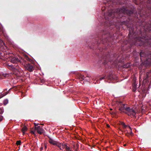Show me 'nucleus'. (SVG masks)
<instances>
[{
    "label": "nucleus",
    "mask_w": 151,
    "mask_h": 151,
    "mask_svg": "<svg viewBox=\"0 0 151 151\" xmlns=\"http://www.w3.org/2000/svg\"><path fill=\"white\" fill-rule=\"evenodd\" d=\"M144 53L143 52H141L140 53V55L141 57H143V55Z\"/></svg>",
    "instance_id": "obj_21"
},
{
    "label": "nucleus",
    "mask_w": 151,
    "mask_h": 151,
    "mask_svg": "<svg viewBox=\"0 0 151 151\" xmlns=\"http://www.w3.org/2000/svg\"><path fill=\"white\" fill-rule=\"evenodd\" d=\"M65 150L66 151H72L71 148L68 146H67V147H66Z\"/></svg>",
    "instance_id": "obj_13"
},
{
    "label": "nucleus",
    "mask_w": 151,
    "mask_h": 151,
    "mask_svg": "<svg viewBox=\"0 0 151 151\" xmlns=\"http://www.w3.org/2000/svg\"><path fill=\"white\" fill-rule=\"evenodd\" d=\"M49 142L50 144H52L53 145H56V146L57 145V144L58 143V142H57L56 141H55L51 139H49Z\"/></svg>",
    "instance_id": "obj_6"
},
{
    "label": "nucleus",
    "mask_w": 151,
    "mask_h": 151,
    "mask_svg": "<svg viewBox=\"0 0 151 151\" xmlns=\"http://www.w3.org/2000/svg\"><path fill=\"white\" fill-rule=\"evenodd\" d=\"M128 128L130 129V132H129V134L131 135L132 133V129L129 126L128 127Z\"/></svg>",
    "instance_id": "obj_20"
},
{
    "label": "nucleus",
    "mask_w": 151,
    "mask_h": 151,
    "mask_svg": "<svg viewBox=\"0 0 151 151\" xmlns=\"http://www.w3.org/2000/svg\"><path fill=\"white\" fill-rule=\"evenodd\" d=\"M7 68L12 70L16 74H18L21 71V69L18 65H13L8 63L7 65Z\"/></svg>",
    "instance_id": "obj_2"
},
{
    "label": "nucleus",
    "mask_w": 151,
    "mask_h": 151,
    "mask_svg": "<svg viewBox=\"0 0 151 151\" xmlns=\"http://www.w3.org/2000/svg\"><path fill=\"white\" fill-rule=\"evenodd\" d=\"M85 77L83 75H81L80 77V79H81L82 80H84V79Z\"/></svg>",
    "instance_id": "obj_18"
},
{
    "label": "nucleus",
    "mask_w": 151,
    "mask_h": 151,
    "mask_svg": "<svg viewBox=\"0 0 151 151\" xmlns=\"http://www.w3.org/2000/svg\"><path fill=\"white\" fill-rule=\"evenodd\" d=\"M121 124L123 127L124 128H127L129 126L126 125L125 123L123 122H121Z\"/></svg>",
    "instance_id": "obj_10"
},
{
    "label": "nucleus",
    "mask_w": 151,
    "mask_h": 151,
    "mask_svg": "<svg viewBox=\"0 0 151 151\" xmlns=\"http://www.w3.org/2000/svg\"><path fill=\"white\" fill-rule=\"evenodd\" d=\"M3 119V116H2L0 115V122Z\"/></svg>",
    "instance_id": "obj_23"
},
{
    "label": "nucleus",
    "mask_w": 151,
    "mask_h": 151,
    "mask_svg": "<svg viewBox=\"0 0 151 151\" xmlns=\"http://www.w3.org/2000/svg\"><path fill=\"white\" fill-rule=\"evenodd\" d=\"M11 62L13 63H17L19 62V59L16 57H14L11 58Z\"/></svg>",
    "instance_id": "obj_5"
},
{
    "label": "nucleus",
    "mask_w": 151,
    "mask_h": 151,
    "mask_svg": "<svg viewBox=\"0 0 151 151\" xmlns=\"http://www.w3.org/2000/svg\"><path fill=\"white\" fill-rule=\"evenodd\" d=\"M8 102V101L7 99H5L4 101V103L5 105Z\"/></svg>",
    "instance_id": "obj_16"
},
{
    "label": "nucleus",
    "mask_w": 151,
    "mask_h": 151,
    "mask_svg": "<svg viewBox=\"0 0 151 151\" xmlns=\"http://www.w3.org/2000/svg\"><path fill=\"white\" fill-rule=\"evenodd\" d=\"M104 77H102V78H100V79L101 80H102V79H104Z\"/></svg>",
    "instance_id": "obj_26"
},
{
    "label": "nucleus",
    "mask_w": 151,
    "mask_h": 151,
    "mask_svg": "<svg viewBox=\"0 0 151 151\" xmlns=\"http://www.w3.org/2000/svg\"><path fill=\"white\" fill-rule=\"evenodd\" d=\"M24 66L25 69L30 71H32L33 70V67L30 64H24Z\"/></svg>",
    "instance_id": "obj_4"
},
{
    "label": "nucleus",
    "mask_w": 151,
    "mask_h": 151,
    "mask_svg": "<svg viewBox=\"0 0 151 151\" xmlns=\"http://www.w3.org/2000/svg\"><path fill=\"white\" fill-rule=\"evenodd\" d=\"M21 141H20V140L18 141H17V142H16V144L17 145H20L21 144Z\"/></svg>",
    "instance_id": "obj_19"
},
{
    "label": "nucleus",
    "mask_w": 151,
    "mask_h": 151,
    "mask_svg": "<svg viewBox=\"0 0 151 151\" xmlns=\"http://www.w3.org/2000/svg\"><path fill=\"white\" fill-rule=\"evenodd\" d=\"M109 14V15H110V16H111V15H112L113 14Z\"/></svg>",
    "instance_id": "obj_27"
},
{
    "label": "nucleus",
    "mask_w": 151,
    "mask_h": 151,
    "mask_svg": "<svg viewBox=\"0 0 151 151\" xmlns=\"http://www.w3.org/2000/svg\"><path fill=\"white\" fill-rule=\"evenodd\" d=\"M34 125H35V127H36V126H38L37 124H36L35 123H34Z\"/></svg>",
    "instance_id": "obj_24"
},
{
    "label": "nucleus",
    "mask_w": 151,
    "mask_h": 151,
    "mask_svg": "<svg viewBox=\"0 0 151 151\" xmlns=\"http://www.w3.org/2000/svg\"><path fill=\"white\" fill-rule=\"evenodd\" d=\"M4 110L3 108H0V114H2L4 112Z\"/></svg>",
    "instance_id": "obj_15"
},
{
    "label": "nucleus",
    "mask_w": 151,
    "mask_h": 151,
    "mask_svg": "<svg viewBox=\"0 0 151 151\" xmlns=\"http://www.w3.org/2000/svg\"><path fill=\"white\" fill-rule=\"evenodd\" d=\"M124 12V11L122 9H117L116 11V14H120Z\"/></svg>",
    "instance_id": "obj_7"
},
{
    "label": "nucleus",
    "mask_w": 151,
    "mask_h": 151,
    "mask_svg": "<svg viewBox=\"0 0 151 151\" xmlns=\"http://www.w3.org/2000/svg\"><path fill=\"white\" fill-rule=\"evenodd\" d=\"M9 73H6L3 74V76L4 77H6L7 76H9Z\"/></svg>",
    "instance_id": "obj_17"
},
{
    "label": "nucleus",
    "mask_w": 151,
    "mask_h": 151,
    "mask_svg": "<svg viewBox=\"0 0 151 151\" xmlns=\"http://www.w3.org/2000/svg\"><path fill=\"white\" fill-rule=\"evenodd\" d=\"M119 109L122 112H124V110L127 111V114L129 115L134 116L136 114V112L134 109L126 106L124 104H121L120 105Z\"/></svg>",
    "instance_id": "obj_1"
},
{
    "label": "nucleus",
    "mask_w": 151,
    "mask_h": 151,
    "mask_svg": "<svg viewBox=\"0 0 151 151\" xmlns=\"http://www.w3.org/2000/svg\"><path fill=\"white\" fill-rule=\"evenodd\" d=\"M19 62H20L22 64V65H23L24 66V63L27 64V63H26V61L25 60H24L22 58H21L20 60H19Z\"/></svg>",
    "instance_id": "obj_8"
},
{
    "label": "nucleus",
    "mask_w": 151,
    "mask_h": 151,
    "mask_svg": "<svg viewBox=\"0 0 151 151\" xmlns=\"http://www.w3.org/2000/svg\"><path fill=\"white\" fill-rule=\"evenodd\" d=\"M35 132L33 131H31V133L34 134H35Z\"/></svg>",
    "instance_id": "obj_25"
},
{
    "label": "nucleus",
    "mask_w": 151,
    "mask_h": 151,
    "mask_svg": "<svg viewBox=\"0 0 151 151\" xmlns=\"http://www.w3.org/2000/svg\"><path fill=\"white\" fill-rule=\"evenodd\" d=\"M27 130V127L25 126H24L22 128V132L23 134H24L25 133V132Z\"/></svg>",
    "instance_id": "obj_9"
},
{
    "label": "nucleus",
    "mask_w": 151,
    "mask_h": 151,
    "mask_svg": "<svg viewBox=\"0 0 151 151\" xmlns=\"http://www.w3.org/2000/svg\"><path fill=\"white\" fill-rule=\"evenodd\" d=\"M8 93L7 92H6L5 94L4 93H0V99L2 98L4 96L6 95Z\"/></svg>",
    "instance_id": "obj_12"
},
{
    "label": "nucleus",
    "mask_w": 151,
    "mask_h": 151,
    "mask_svg": "<svg viewBox=\"0 0 151 151\" xmlns=\"http://www.w3.org/2000/svg\"><path fill=\"white\" fill-rule=\"evenodd\" d=\"M62 143L58 142V144H57V146L59 148L60 150H62Z\"/></svg>",
    "instance_id": "obj_11"
},
{
    "label": "nucleus",
    "mask_w": 151,
    "mask_h": 151,
    "mask_svg": "<svg viewBox=\"0 0 151 151\" xmlns=\"http://www.w3.org/2000/svg\"><path fill=\"white\" fill-rule=\"evenodd\" d=\"M112 75H110L108 78L110 80H112L113 79V78L112 77Z\"/></svg>",
    "instance_id": "obj_22"
},
{
    "label": "nucleus",
    "mask_w": 151,
    "mask_h": 151,
    "mask_svg": "<svg viewBox=\"0 0 151 151\" xmlns=\"http://www.w3.org/2000/svg\"><path fill=\"white\" fill-rule=\"evenodd\" d=\"M107 127H109V125H107Z\"/></svg>",
    "instance_id": "obj_28"
},
{
    "label": "nucleus",
    "mask_w": 151,
    "mask_h": 151,
    "mask_svg": "<svg viewBox=\"0 0 151 151\" xmlns=\"http://www.w3.org/2000/svg\"><path fill=\"white\" fill-rule=\"evenodd\" d=\"M67 146L65 144H64L62 143V150L63 149L66 148V147H67Z\"/></svg>",
    "instance_id": "obj_14"
},
{
    "label": "nucleus",
    "mask_w": 151,
    "mask_h": 151,
    "mask_svg": "<svg viewBox=\"0 0 151 151\" xmlns=\"http://www.w3.org/2000/svg\"><path fill=\"white\" fill-rule=\"evenodd\" d=\"M35 130L40 134H42L44 132V130L40 126H36Z\"/></svg>",
    "instance_id": "obj_3"
}]
</instances>
